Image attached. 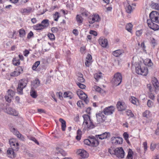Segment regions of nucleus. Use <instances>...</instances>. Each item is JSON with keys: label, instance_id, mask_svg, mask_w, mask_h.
<instances>
[{"label": "nucleus", "instance_id": "obj_1", "mask_svg": "<svg viewBox=\"0 0 159 159\" xmlns=\"http://www.w3.org/2000/svg\"><path fill=\"white\" fill-rule=\"evenodd\" d=\"M132 64L135 67V72L137 74L144 76H146L148 74V68L143 65L137 57H134L133 58Z\"/></svg>", "mask_w": 159, "mask_h": 159}, {"label": "nucleus", "instance_id": "obj_2", "mask_svg": "<svg viewBox=\"0 0 159 159\" xmlns=\"http://www.w3.org/2000/svg\"><path fill=\"white\" fill-rule=\"evenodd\" d=\"M84 122L82 124V127L86 129H91L95 127L93 120L91 119L90 116L88 115L84 114L83 115Z\"/></svg>", "mask_w": 159, "mask_h": 159}, {"label": "nucleus", "instance_id": "obj_3", "mask_svg": "<svg viewBox=\"0 0 159 159\" xmlns=\"http://www.w3.org/2000/svg\"><path fill=\"white\" fill-rule=\"evenodd\" d=\"M109 152L111 154H114L120 158H124L125 155L124 151L121 147L117 148L116 149L111 148L109 149Z\"/></svg>", "mask_w": 159, "mask_h": 159}, {"label": "nucleus", "instance_id": "obj_4", "mask_svg": "<svg viewBox=\"0 0 159 159\" xmlns=\"http://www.w3.org/2000/svg\"><path fill=\"white\" fill-rule=\"evenodd\" d=\"M84 142L85 144L93 147H96L99 144L98 140L93 136L89 137L88 139L84 140Z\"/></svg>", "mask_w": 159, "mask_h": 159}, {"label": "nucleus", "instance_id": "obj_5", "mask_svg": "<svg viewBox=\"0 0 159 159\" xmlns=\"http://www.w3.org/2000/svg\"><path fill=\"white\" fill-rule=\"evenodd\" d=\"M122 79V77L121 74L119 73H117L114 75L112 80V82L116 86L118 85L121 83Z\"/></svg>", "mask_w": 159, "mask_h": 159}, {"label": "nucleus", "instance_id": "obj_6", "mask_svg": "<svg viewBox=\"0 0 159 159\" xmlns=\"http://www.w3.org/2000/svg\"><path fill=\"white\" fill-rule=\"evenodd\" d=\"M27 83V80H21L19 81L17 88V91L19 94H22L23 89L26 86Z\"/></svg>", "mask_w": 159, "mask_h": 159}, {"label": "nucleus", "instance_id": "obj_7", "mask_svg": "<svg viewBox=\"0 0 159 159\" xmlns=\"http://www.w3.org/2000/svg\"><path fill=\"white\" fill-rule=\"evenodd\" d=\"M103 111H99L96 114L97 121L98 123L104 122L106 119V116L104 115Z\"/></svg>", "mask_w": 159, "mask_h": 159}, {"label": "nucleus", "instance_id": "obj_8", "mask_svg": "<svg viewBox=\"0 0 159 159\" xmlns=\"http://www.w3.org/2000/svg\"><path fill=\"white\" fill-rule=\"evenodd\" d=\"M9 143L11 148L15 151H17L19 148V144L18 141L15 139L12 138L9 140Z\"/></svg>", "mask_w": 159, "mask_h": 159}, {"label": "nucleus", "instance_id": "obj_9", "mask_svg": "<svg viewBox=\"0 0 159 159\" xmlns=\"http://www.w3.org/2000/svg\"><path fill=\"white\" fill-rule=\"evenodd\" d=\"M150 19L147 20H151V22L159 23V20L158 17V15L156 11H153L149 15Z\"/></svg>", "mask_w": 159, "mask_h": 159}, {"label": "nucleus", "instance_id": "obj_10", "mask_svg": "<svg viewBox=\"0 0 159 159\" xmlns=\"http://www.w3.org/2000/svg\"><path fill=\"white\" fill-rule=\"evenodd\" d=\"M101 18L98 14H95L89 17V21L90 24H92L95 22H99Z\"/></svg>", "mask_w": 159, "mask_h": 159}, {"label": "nucleus", "instance_id": "obj_11", "mask_svg": "<svg viewBox=\"0 0 159 159\" xmlns=\"http://www.w3.org/2000/svg\"><path fill=\"white\" fill-rule=\"evenodd\" d=\"M77 93L80 98L84 100L86 103L88 102L87 95L81 90H78L77 91Z\"/></svg>", "mask_w": 159, "mask_h": 159}, {"label": "nucleus", "instance_id": "obj_12", "mask_svg": "<svg viewBox=\"0 0 159 159\" xmlns=\"http://www.w3.org/2000/svg\"><path fill=\"white\" fill-rule=\"evenodd\" d=\"M15 94V93L14 91L12 90H8L7 91V95L5 96L6 101L8 102H10L12 98L14 96Z\"/></svg>", "mask_w": 159, "mask_h": 159}, {"label": "nucleus", "instance_id": "obj_13", "mask_svg": "<svg viewBox=\"0 0 159 159\" xmlns=\"http://www.w3.org/2000/svg\"><path fill=\"white\" fill-rule=\"evenodd\" d=\"M115 110V108L113 106H110L105 108L103 111L105 115H110L113 113Z\"/></svg>", "mask_w": 159, "mask_h": 159}, {"label": "nucleus", "instance_id": "obj_14", "mask_svg": "<svg viewBox=\"0 0 159 159\" xmlns=\"http://www.w3.org/2000/svg\"><path fill=\"white\" fill-rule=\"evenodd\" d=\"M76 153L77 155L82 158H87L89 156V153L84 150L80 149L77 150Z\"/></svg>", "mask_w": 159, "mask_h": 159}, {"label": "nucleus", "instance_id": "obj_15", "mask_svg": "<svg viewBox=\"0 0 159 159\" xmlns=\"http://www.w3.org/2000/svg\"><path fill=\"white\" fill-rule=\"evenodd\" d=\"M116 107L118 111H123L126 109L127 107L124 102L119 101L116 104Z\"/></svg>", "mask_w": 159, "mask_h": 159}, {"label": "nucleus", "instance_id": "obj_16", "mask_svg": "<svg viewBox=\"0 0 159 159\" xmlns=\"http://www.w3.org/2000/svg\"><path fill=\"white\" fill-rule=\"evenodd\" d=\"M10 130L19 139L21 140H24L25 139L24 137L15 128H11Z\"/></svg>", "mask_w": 159, "mask_h": 159}, {"label": "nucleus", "instance_id": "obj_17", "mask_svg": "<svg viewBox=\"0 0 159 159\" xmlns=\"http://www.w3.org/2000/svg\"><path fill=\"white\" fill-rule=\"evenodd\" d=\"M98 42L99 44L102 47L106 48L108 45V41L104 37H100L98 39Z\"/></svg>", "mask_w": 159, "mask_h": 159}, {"label": "nucleus", "instance_id": "obj_18", "mask_svg": "<svg viewBox=\"0 0 159 159\" xmlns=\"http://www.w3.org/2000/svg\"><path fill=\"white\" fill-rule=\"evenodd\" d=\"M111 140L112 143L116 145L121 144L123 141L122 139L119 137H112Z\"/></svg>", "mask_w": 159, "mask_h": 159}, {"label": "nucleus", "instance_id": "obj_19", "mask_svg": "<svg viewBox=\"0 0 159 159\" xmlns=\"http://www.w3.org/2000/svg\"><path fill=\"white\" fill-rule=\"evenodd\" d=\"M5 112L7 114L14 116H17L18 114L16 110L10 107L6 108Z\"/></svg>", "mask_w": 159, "mask_h": 159}, {"label": "nucleus", "instance_id": "obj_20", "mask_svg": "<svg viewBox=\"0 0 159 159\" xmlns=\"http://www.w3.org/2000/svg\"><path fill=\"white\" fill-rule=\"evenodd\" d=\"M125 5L126 12L129 13H131L133 11L134 8L131 6L130 2L129 1H127V2L125 3Z\"/></svg>", "mask_w": 159, "mask_h": 159}, {"label": "nucleus", "instance_id": "obj_21", "mask_svg": "<svg viewBox=\"0 0 159 159\" xmlns=\"http://www.w3.org/2000/svg\"><path fill=\"white\" fill-rule=\"evenodd\" d=\"M147 23L148 26L151 29L154 30H158L159 27L158 25L156 24H154V22H151V20H147Z\"/></svg>", "mask_w": 159, "mask_h": 159}, {"label": "nucleus", "instance_id": "obj_22", "mask_svg": "<svg viewBox=\"0 0 159 159\" xmlns=\"http://www.w3.org/2000/svg\"><path fill=\"white\" fill-rule=\"evenodd\" d=\"M92 62V57L89 54H88L86 58L85 64L86 66L89 67Z\"/></svg>", "mask_w": 159, "mask_h": 159}, {"label": "nucleus", "instance_id": "obj_23", "mask_svg": "<svg viewBox=\"0 0 159 159\" xmlns=\"http://www.w3.org/2000/svg\"><path fill=\"white\" fill-rule=\"evenodd\" d=\"M143 117L149 119L152 118L153 115L151 111L147 110L143 113Z\"/></svg>", "mask_w": 159, "mask_h": 159}, {"label": "nucleus", "instance_id": "obj_24", "mask_svg": "<svg viewBox=\"0 0 159 159\" xmlns=\"http://www.w3.org/2000/svg\"><path fill=\"white\" fill-rule=\"evenodd\" d=\"M13 149L9 148L7 151V154L8 156L11 158H14L16 157V154L14 152Z\"/></svg>", "mask_w": 159, "mask_h": 159}, {"label": "nucleus", "instance_id": "obj_25", "mask_svg": "<svg viewBox=\"0 0 159 159\" xmlns=\"http://www.w3.org/2000/svg\"><path fill=\"white\" fill-rule=\"evenodd\" d=\"M152 83L155 88V92L158 93L159 91V83L157 80L156 79H154L152 81Z\"/></svg>", "mask_w": 159, "mask_h": 159}, {"label": "nucleus", "instance_id": "obj_26", "mask_svg": "<svg viewBox=\"0 0 159 159\" xmlns=\"http://www.w3.org/2000/svg\"><path fill=\"white\" fill-rule=\"evenodd\" d=\"M109 135L110 134L109 133L105 132L101 134L96 135L95 136V137L97 138H98L99 139L102 140L107 138Z\"/></svg>", "mask_w": 159, "mask_h": 159}, {"label": "nucleus", "instance_id": "obj_27", "mask_svg": "<svg viewBox=\"0 0 159 159\" xmlns=\"http://www.w3.org/2000/svg\"><path fill=\"white\" fill-rule=\"evenodd\" d=\"M63 97L64 98H67L69 99H71L73 97V94L70 92H66L64 93Z\"/></svg>", "mask_w": 159, "mask_h": 159}, {"label": "nucleus", "instance_id": "obj_28", "mask_svg": "<svg viewBox=\"0 0 159 159\" xmlns=\"http://www.w3.org/2000/svg\"><path fill=\"white\" fill-rule=\"evenodd\" d=\"M143 63L145 65L149 67H151L153 65L151 59L148 58L146 59L143 61Z\"/></svg>", "mask_w": 159, "mask_h": 159}, {"label": "nucleus", "instance_id": "obj_29", "mask_svg": "<svg viewBox=\"0 0 159 159\" xmlns=\"http://www.w3.org/2000/svg\"><path fill=\"white\" fill-rule=\"evenodd\" d=\"M76 20L79 25L82 24L83 19L81 15H77L76 16Z\"/></svg>", "mask_w": 159, "mask_h": 159}, {"label": "nucleus", "instance_id": "obj_30", "mask_svg": "<svg viewBox=\"0 0 159 159\" xmlns=\"http://www.w3.org/2000/svg\"><path fill=\"white\" fill-rule=\"evenodd\" d=\"M45 26H43L41 24H37L33 26L34 29L36 30H41L45 28Z\"/></svg>", "mask_w": 159, "mask_h": 159}, {"label": "nucleus", "instance_id": "obj_31", "mask_svg": "<svg viewBox=\"0 0 159 159\" xmlns=\"http://www.w3.org/2000/svg\"><path fill=\"white\" fill-rule=\"evenodd\" d=\"M123 52V50L119 49L113 51L112 52V54L116 57H118L121 55Z\"/></svg>", "mask_w": 159, "mask_h": 159}, {"label": "nucleus", "instance_id": "obj_32", "mask_svg": "<svg viewBox=\"0 0 159 159\" xmlns=\"http://www.w3.org/2000/svg\"><path fill=\"white\" fill-rule=\"evenodd\" d=\"M133 25L131 23H128L126 24L125 26V29L129 32L131 33Z\"/></svg>", "mask_w": 159, "mask_h": 159}, {"label": "nucleus", "instance_id": "obj_33", "mask_svg": "<svg viewBox=\"0 0 159 159\" xmlns=\"http://www.w3.org/2000/svg\"><path fill=\"white\" fill-rule=\"evenodd\" d=\"M59 121L61 123V127L62 131H64L65 130L66 127V122L65 121L61 118L60 119Z\"/></svg>", "mask_w": 159, "mask_h": 159}, {"label": "nucleus", "instance_id": "obj_34", "mask_svg": "<svg viewBox=\"0 0 159 159\" xmlns=\"http://www.w3.org/2000/svg\"><path fill=\"white\" fill-rule=\"evenodd\" d=\"M56 152L57 153L60 154L63 156H65L66 155V152L62 149L60 148H56Z\"/></svg>", "mask_w": 159, "mask_h": 159}, {"label": "nucleus", "instance_id": "obj_35", "mask_svg": "<svg viewBox=\"0 0 159 159\" xmlns=\"http://www.w3.org/2000/svg\"><path fill=\"white\" fill-rule=\"evenodd\" d=\"M133 154L134 153L132 150L130 149H129L128 151L126 158L127 159H133Z\"/></svg>", "mask_w": 159, "mask_h": 159}, {"label": "nucleus", "instance_id": "obj_36", "mask_svg": "<svg viewBox=\"0 0 159 159\" xmlns=\"http://www.w3.org/2000/svg\"><path fill=\"white\" fill-rule=\"evenodd\" d=\"M33 11L32 8L30 7L24 9L22 10V12L23 13H25L26 14H29Z\"/></svg>", "mask_w": 159, "mask_h": 159}, {"label": "nucleus", "instance_id": "obj_37", "mask_svg": "<svg viewBox=\"0 0 159 159\" xmlns=\"http://www.w3.org/2000/svg\"><path fill=\"white\" fill-rule=\"evenodd\" d=\"M40 85V82L39 80L36 79L34 80L32 83V85L33 87L36 88Z\"/></svg>", "mask_w": 159, "mask_h": 159}, {"label": "nucleus", "instance_id": "obj_38", "mask_svg": "<svg viewBox=\"0 0 159 159\" xmlns=\"http://www.w3.org/2000/svg\"><path fill=\"white\" fill-rule=\"evenodd\" d=\"M129 100L131 103L134 105H137L139 103L138 100L134 97H131Z\"/></svg>", "mask_w": 159, "mask_h": 159}, {"label": "nucleus", "instance_id": "obj_39", "mask_svg": "<svg viewBox=\"0 0 159 159\" xmlns=\"http://www.w3.org/2000/svg\"><path fill=\"white\" fill-rule=\"evenodd\" d=\"M12 62L13 65L16 66L19 65L20 63V60L16 57L13 58Z\"/></svg>", "mask_w": 159, "mask_h": 159}, {"label": "nucleus", "instance_id": "obj_40", "mask_svg": "<svg viewBox=\"0 0 159 159\" xmlns=\"http://www.w3.org/2000/svg\"><path fill=\"white\" fill-rule=\"evenodd\" d=\"M94 76L95 79L98 81L102 77V73L101 72L96 73Z\"/></svg>", "mask_w": 159, "mask_h": 159}, {"label": "nucleus", "instance_id": "obj_41", "mask_svg": "<svg viewBox=\"0 0 159 159\" xmlns=\"http://www.w3.org/2000/svg\"><path fill=\"white\" fill-rule=\"evenodd\" d=\"M20 37L21 38L24 37L26 35V32L25 30L23 29H21L19 30Z\"/></svg>", "mask_w": 159, "mask_h": 159}, {"label": "nucleus", "instance_id": "obj_42", "mask_svg": "<svg viewBox=\"0 0 159 159\" xmlns=\"http://www.w3.org/2000/svg\"><path fill=\"white\" fill-rule=\"evenodd\" d=\"M30 95L32 97L34 98H36L37 96L36 92L33 88H32L30 91Z\"/></svg>", "mask_w": 159, "mask_h": 159}, {"label": "nucleus", "instance_id": "obj_43", "mask_svg": "<svg viewBox=\"0 0 159 159\" xmlns=\"http://www.w3.org/2000/svg\"><path fill=\"white\" fill-rule=\"evenodd\" d=\"M60 17V14L58 12H56L53 15V17L54 20L55 21H57L58 20V18Z\"/></svg>", "mask_w": 159, "mask_h": 159}, {"label": "nucleus", "instance_id": "obj_44", "mask_svg": "<svg viewBox=\"0 0 159 159\" xmlns=\"http://www.w3.org/2000/svg\"><path fill=\"white\" fill-rule=\"evenodd\" d=\"M41 24L43 26H45V28L48 27L49 25L48 20L45 19L43 20L41 22Z\"/></svg>", "mask_w": 159, "mask_h": 159}, {"label": "nucleus", "instance_id": "obj_45", "mask_svg": "<svg viewBox=\"0 0 159 159\" xmlns=\"http://www.w3.org/2000/svg\"><path fill=\"white\" fill-rule=\"evenodd\" d=\"M48 36L49 39L52 41H53L55 39V36L53 34L49 33L48 34Z\"/></svg>", "mask_w": 159, "mask_h": 159}, {"label": "nucleus", "instance_id": "obj_46", "mask_svg": "<svg viewBox=\"0 0 159 159\" xmlns=\"http://www.w3.org/2000/svg\"><path fill=\"white\" fill-rule=\"evenodd\" d=\"M40 64L39 61H37L33 65L32 67V69L33 70H35L36 69L37 67Z\"/></svg>", "mask_w": 159, "mask_h": 159}, {"label": "nucleus", "instance_id": "obj_47", "mask_svg": "<svg viewBox=\"0 0 159 159\" xmlns=\"http://www.w3.org/2000/svg\"><path fill=\"white\" fill-rule=\"evenodd\" d=\"M151 5L153 8L156 10H159V5L156 3H152Z\"/></svg>", "mask_w": 159, "mask_h": 159}, {"label": "nucleus", "instance_id": "obj_48", "mask_svg": "<svg viewBox=\"0 0 159 159\" xmlns=\"http://www.w3.org/2000/svg\"><path fill=\"white\" fill-rule=\"evenodd\" d=\"M157 146V144L152 143L151 144L150 149L152 151H153Z\"/></svg>", "mask_w": 159, "mask_h": 159}, {"label": "nucleus", "instance_id": "obj_49", "mask_svg": "<svg viewBox=\"0 0 159 159\" xmlns=\"http://www.w3.org/2000/svg\"><path fill=\"white\" fill-rule=\"evenodd\" d=\"M16 32L13 31V32H10L8 33V36L9 37L11 38H12L14 37V35L15 34Z\"/></svg>", "mask_w": 159, "mask_h": 159}, {"label": "nucleus", "instance_id": "obj_50", "mask_svg": "<svg viewBox=\"0 0 159 159\" xmlns=\"http://www.w3.org/2000/svg\"><path fill=\"white\" fill-rule=\"evenodd\" d=\"M126 114L130 117H132L134 116V114L130 110H128L126 111Z\"/></svg>", "mask_w": 159, "mask_h": 159}, {"label": "nucleus", "instance_id": "obj_51", "mask_svg": "<svg viewBox=\"0 0 159 159\" xmlns=\"http://www.w3.org/2000/svg\"><path fill=\"white\" fill-rule=\"evenodd\" d=\"M141 47L142 48V49L143 50V52L146 53H147V51L145 49L146 47L143 42L141 43Z\"/></svg>", "mask_w": 159, "mask_h": 159}, {"label": "nucleus", "instance_id": "obj_52", "mask_svg": "<svg viewBox=\"0 0 159 159\" xmlns=\"http://www.w3.org/2000/svg\"><path fill=\"white\" fill-rule=\"evenodd\" d=\"M147 104L148 107H151L153 105V103L152 101L149 100L148 101Z\"/></svg>", "mask_w": 159, "mask_h": 159}, {"label": "nucleus", "instance_id": "obj_53", "mask_svg": "<svg viewBox=\"0 0 159 159\" xmlns=\"http://www.w3.org/2000/svg\"><path fill=\"white\" fill-rule=\"evenodd\" d=\"M16 70L17 71V72L20 74L21 73H22L23 72V69L20 66L17 67Z\"/></svg>", "mask_w": 159, "mask_h": 159}, {"label": "nucleus", "instance_id": "obj_54", "mask_svg": "<svg viewBox=\"0 0 159 159\" xmlns=\"http://www.w3.org/2000/svg\"><path fill=\"white\" fill-rule=\"evenodd\" d=\"M93 88L96 91L98 92H100L102 90L100 87L96 85L94 86Z\"/></svg>", "mask_w": 159, "mask_h": 159}, {"label": "nucleus", "instance_id": "obj_55", "mask_svg": "<svg viewBox=\"0 0 159 159\" xmlns=\"http://www.w3.org/2000/svg\"><path fill=\"white\" fill-rule=\"evenodd\" d=\"M151 44L152 46L154 47L157 44L156 41L153 38L151 39Z\"/></svg>", "mask_w": 159, "mask_h": 159}, {"label": "nucleus", "instance_id": "obj_56", "mask_svg": "<svg viewBox=\"0 0 159 159\" xmlns=\"http://www.w3.org/2000/svg\"><path fill=\"white\" fill-rule=\"evenodd\" d=\"M20 74L18 73L17 71L16 70L15 71H14L13 72L11 73V76H17L19 75Z\"/></svg>", "mask_w": 159, "mask_h": 159}, {"label": "nucleus", "instance_id": "obj_57", "mask_svg": "<svg viewBox=\"0 0 159 159\" xmlns=\"http://www.w3.org/2000/svg\"><path fill=\"white\" fill-rule=\"evenodd\" d=\"M83 10L84 11L83 12H81V14H80L81 16H87L88 15V12L85 10H84V9H82L81 10Z\"/></svg>", "mask_w": 159, "mask_h": 159}, {"label": "nucleus", "instance_id": "obj_58", "mask_svg": "<svg viewBox=\"0 0 159 159\" xmlns=\"http://www.w3.org/2000/svg\"><path fill=\"white\" fill-rule=\"evenodd\" d=\"M77 85L81 89H84L86 87L84 85L80 83H77Z\"/></svg>", "mask_w": 159, "mask_h": 159}, {"label": "nucleus", "instance_id": "obj_59", "mask_svg": "<svg viewBox=\"0 0 159 159\" xmlns=\"http://www.w3.org/2000/svg\"><path fill=\"white\" fill-rule=\"evenodd\" d=\"M89 33L90 34H92L94 36H97L98 35V34L97 32L93 30H91L90 31Z\"/></svg>", "mask_w": 159, "mask_h": 159}, {"label": "nucleus", "instance_id": "obj_60", "mask_svg": "<svg viewBox=\"0 0 159 159\" xmlns=\"http://www.w3.org/2000/svg\"><path fill=\"white\" fill-rule=\"evenodd\" d=\"M143 145L145 151H146L147 150L148 148L147 143V142H143Z\"/></svg>", "mask_w": 159, "mask_h": 159}, {"label": "nucleus", "instance_id": "obj_61", "mask_svg": "<svg viewBox=\"0 0 159 159\" xmlns=\"http://www.w3.org/2000/svg\"><path fill=\"white\" fill-rule=\"evenodd\" d=\"M123 136L125 139L127 141L129 138V135L127 133L125 132L123 134Z\"/></svg>", "mask_w": 159, "mask_h": 159}, {"label": "nucleus", "instance_id": "obj_62", "mask_svg": "<svg viewBox=\"0 0 159 159\" xmlns=\"http://www.w3.org/2000/svg\"><path fill=\"white\" fill-rule=\"evenodd\" d=\"M77 106L80 107H83V104L82 102L81 101H78L77 102Z\"/></svg>", "mask_w": 159, "mask_h": 159}, {"label": "nucleus", "instance_id": "obj_63", "mask_svg": "<svg viewBox=\"0 0 159 159\" xmlns=\"http://www.w3.org/2000/svg\"><path fill=\"white\" fill-rule=\"evenodd\" d=\"M57 96H58L59 98L61 100H62L63 98V97H62V93L61 92H59L58 93H57Z\"/></svg>", "mask_w": 159, "mask_h": 159}, {"label": "nucleus", "instance_id": "obj_64", "mask_svg": "<svg viewBox=\"0 0 159 159\" xmlns=\"http://www.w3.org/2000/svg\"><path fill=\"white\" fill-rule=\"evenodd\" d=\"M142 33V31L141 30L137 31L136 32V35L138 36H140Z\"/></svg>", "mask_w": 159, "mask_h": 159}]
</instances>
